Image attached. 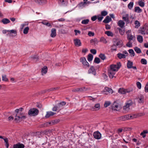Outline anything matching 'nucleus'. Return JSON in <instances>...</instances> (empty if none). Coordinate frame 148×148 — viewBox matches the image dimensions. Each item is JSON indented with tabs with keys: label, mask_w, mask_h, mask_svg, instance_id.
<instances>
[{
	"label": "nucleus",
	"mask_w": 148,
	"mask_h": 148,
	"mask_svg": "<svg viewBox=\"0 0 148 148\" xmlns=\"http://www.w3.org/2000/svg\"><path fill=\"white\" fill-rule=\"evenodd\" d=\"M87 89L85 87L79 88V92H83L87 90Z\"/></svg>",
	"instance_id": "obj_36"
},
{
	"label": "nucleus",
	"mask_w": 148,
	"mask_h": 148,
	"mask_svg": "<svg viewBox=\"0 0 148 148\" xmlns=\"http://www.w3.org/2000/svg\"><path fill=\"white\" fill-rule=\"evenodd\" d=\"M119 119L121 121H125L130 119V115H126L119 117Z\"/></svg>",
	"instance_id": "obj_12"
},
{
	"label": "nucleus",
	"mask_w": 148,
	"mask_h": 148,
	"mask_svg": "<svg viewBox=\"0 0 148 148\" xmlns=\"http://www.w3.org/2000/svg\"><path fill=\"white\" fill-rule=\"evenodd\" d=\"M135 51L138 53H140L141 52V50L138 47H135L134 48Z\"/></svg>",
	"instance_id": "obj_44"
},
{
	"label": "nucleus",
	"mask_w": 148,
	"mask_h": 148,
	"mask_svg": "<svg viewBox=\"0 0 148 148\" xmlns=\"http://www.w3.org/2000/svg\"><path fill=\"white\" fill-rule=\"evenodd\" d=\"M47 67L46 66H45L42 69L41 73H44V74H45L47 73Z\"/></svg>",
	"instance_id": "obj_35"
},
{
	"label": "nucleus",
	"mask_w": 148,
	"mask_h": 148,
	"mask_svg": "<svg viewBox=\"0 0 148 148\" xmlns=\"http://www.w3.org/2000/svg\"><path fill=\"white\" fill-rule=\"evenodd\" d=\"M89 21V20L88 19H85L82 21L81 23L82 24L86 25L88 23Z\"/></svg>",
	"instance_id": "obj_52"
},
{
	"label": "nucleus",
	"mask_w": 148,
	"mask_h": 148,
	"mask_svg": "<svg viewBox=\"0 0 148 148\" xmlns=\"http://www.w3.org/2000/svg\"><path fill=\"white\" fill-rule=\"evenodd\" d=\"M136 85L137 87L139 89H140L141 87V83L139 82H138L136 83Z\"/></svg>",
	"instance_id": "obj_63"
},
{
	"label": "nucleus",
	"mask_w": 148,
	"mask_h": 148,
	"mask_svg": "<svg viewBox=\"0 0 148 148\" xmlns=\"http://www.w3.org/2000/svg\"><path fill=\"white\" fill-rule=\"evenodd\" d=\"M125 24V23L122 20L119 21L118 23V25L121 28H123Z\"/></svg>",
	"instance_id": "obj_25"
},
{
	"label": "nucleus",
	"mask_w": 148,
	"mask_h": 148,
	"mask_svg": "<svg viewBox=\"0 0 148 148\" xmlns=\"http://www.w3.org/2000/svg\"><path fill=\"white\" fill-rule=\"evenodd\" d=\"M141 63L143 64H147V61L145 59H142L140 61Z\"/></svg>",
	"instance_id": "obj_56"
},
{
	"label": "nucleus",
	"mask_w": 148,
	"mask_h": 148,
	"mask_svg": "<svg viewBox=\"0 0 148 148\" xmlns=\"http://www.w3.org/2000/svg\"><path fill=\"white\" fill-rule=\"evenodd\" d=\"M31 58L33 60L36 59V61L38 60L39 59L37 55H34L32 56L31 57Z\"/></svg>",
	"instance_id": "obj_54"
},
{
	"label": "nucleus",
	"mask_w": 148,
	"mask_h": 148,
	"mask_svg": "<svg viewBox=\"0 0 148 148\" xmlns=\"http://www.w3.org/2000/svg\"><path fill=\"white\" fill-rule=\"evenodd\" d=\"M134 24L135 25V27L138 28L140 26V23L137 20L135 21Z\"/></svg>",
	"instance_id": "obj_39"
},
{
	"label": "nucleus",
	"mask_w": 148,
	"mask_h": 148,
	"mask_svg": "<svg viewBox=\"0 0 148 148\" xmlns=\"http://www.w3.org/2000/svg\"><path fill=\"white\" fill-rule=\"evenodd\" d=\"M24 145L22 143H18L13 145V148H24Z\"/></svg>",
	"instance_id": "obj_9"
},
{
	"label": "nucleus",
	"mask_w": 148,
	"mask_h": 148,
	"mask_svg": "<svg viewBox=\"0 0 148 148\" xmlns=\"http://www.w3.org/2000/svg\"><path fill=\"white\" fill-rule=\"evenodd\" d=\"M88 35L90 36H94L95 34L91 31H89L88 33Z\"/></svg>",
	"instance_id": "obj_64"
},
{
	"label": "nucleus",
	"mask_w": 148,
	"mask_h": 148,
	"mask_svg": "<svg viewBox=\"0 0 148 148\" xmlns=\"http://www.w3.org/2000/svg\"><path fill=\"white\" fill-rule=\"evenodd\" d=\"M99 57L102 60H104L106 59V57L104 54L101 53L99 55Z\"/></svg>",
	"instance_id": "obj_51"
},
{
	"label": "nucleus",
	"mask_w": 148,
	"mask_h": 148,
	"mask_svg": "<svg viewBox=\"0 0 148 148\" xmlns=\"http://www.w3.org/2000/svg\"><path fill=\"white\" fill-rule=\"evenodd\" d=\"M88 73H92L94 75H95L96 74L95 70L93 66H91L88 71Z\"/></svg>",
	"instance_id": "obj_10"
},
{
	"label": "nucleus",
	"mask_w": 148,
	"mask_h": 148,
	"mask_svg": "<svg viewBox=\"0 0 148 148\" xmlns=\"http://www.w3.org/2000/svg\"><path fill=\"white\" fill-rule=\"evenodd\" d=\"M94 137L97 139H99L101 137V134L98 131L94 132L93 134Z\"/></svg>",
	"instance_id": "obj_7"
},
{
	"label": "nucleus",
	"mask_w": 148,
	"mask_h": 148,
	"mask_svg": "<svg viewBox=\"0 0 148 148\" xmlns=\"http://www.w3.org/2000/svg\"><path fill=\"white\" fill-rule=\"evenodd\" d=\"M9 33L8 35L10 36H15L17 35V31L16 30H9Z\"/></svg>",
	"instance_id": "obj_6"
},
{
	"label": "nucleus",
	"mask_w": 148,
	"mask_h": 148,
	"mask_svg": "<svg viewBox=\"0 0 148 148\" xmlns=\"http://www.w3.org/2000/svg\"><path fill=\"white\" fill-rule=\"evenodd\" d=\"M133 42L132 41L128 40V42L126 45V46L129 47H132Z\"/></svg>",
	"instance_id": "obj_50"
},
{
	"label": "nucleus",
	"mask_w": 148,
	"mask_h": 148,
	"mask_svg": "<svg viewBox=\"0 0 148 148\" xmlns=\"http://www.w3.org/2000/svg\"><path fill=\"white\" fill-rule=\"evenodd\" d=\"M117 57L119 59L125 58H126V55L124 54H122L119 53L117 54Z\"/></svg>",
	"instance_id": "obj_22"
},
{
	"label": "nucleus",
	"mask_w": 148,
	"mask_h": 148,
	"mask_svg": "<svg viewBox=\"0 0 148 148\" xmlns=\"http://www.w3.org/2000/svg\"><path fill=\"white\" fill-rule=\"evenodd\" d=\"M93 58V55L91 54H89L88 56V60L89 62H90L92 60Z\"/></svg>",
	"instance_id": "obj_42"
},
{
	"label": "nucleus",
	"mask_w": 148,
	"mask_h": 148,
	"mask_svg": "<svg viewBox=\"0 0 148 148\" xmlns=\"http://www.w3.org/2000/svg\"><path fill=\"white\" fill-rule=\"evenodd\" d=\"M128 51L129 53L131 54V56H135V53L132 49H130Z\"/></svg>",
	"instance_id": "obj_57"
},
{
	"label": "nucleus",
	"mask_w": 148,
	"mask_h": 148,
	"mask_svg": "<svg viewBox=\"0 0 148 148\" xmlns=\"http://www.w3.org/2000/svg\"><path fill=\"white\" fill-rule=\"evenodd\" d=\"M100 62V59L99 58L97 57H96L94 60V62L95 63L98 64Z\"/></svg>",
	"instance_id": "obj_58"
},
{
	"label": "nucleus",
	"mask_w": 148,
	"mask_h": 148,
	"mask_svg": "<svg viewBox=\"0 0 148 148\" xmlns=\"http://www.w3.org/2000/svg\"><path fill=\"white\" fill-rule=\"evenodd\" d=\"M35 1L36 3L39 4L45 3L47 2L46 0H35Z\"/></svg>",
	"instance_id": "obj_23"
},
{
	"label": "nucleus",
	"mask_w": 148,
	"mask_h": 148,
	"mask_svg": "<svg viewBox=\"0 0 148 148\" xmlns=\"http://www.w3.org/2000/svg\"><path fill=\"white\" fill-rule=\"evenodd\" d=\"M123 42L121 40H119L117 41L115 45L116 46H118L119 47H121L123 46Z\"/></svg>",
	"instance_id": "obj_34"
},
{
	"label": "nucleus",
	"mask_w": 148,
	"mask_h": 148,
	"mask_svg": "<svg viewBox=\"0 0 148 148\" xmlns=\"http://www.w3.org/2000/svg\"><path fill=\"white\" fill-rule=\"evenodd\" d=\"M90 42L91 43H92L93 44L95 45V44H97L99 41L97 38H95L91 40Z\"/></svg>",
	"instance_id": "obj_24"
},
{
	"label": "nucleus",
	"mask_w": 148,
	"mask_h": 148,
	"mask_svg": "<svg viewBox=\"0 0 148 148\" xmlns=\"http://www.w3.org/2000/svg\"><path fill=\"white\" fill-rule=\"evenodd\" d=\"M110 104V103L109 101H106L104 104V106L106 108L109 106Z\"/></svg>",
	"instance_id": "obj_60"
},
{
	"label": "nucleus",
	"mask_w": 148,
	"mask_h": 148,
	"mask_svg": "<svg viewBox=\"0 0 148 148\" xmlns=\"http://www.w3.org/2000/svg\"><path fill=\"white\" fill-rule=\"evenodd\" d=\"M51 124V122H47L41 125V127H48Z\"/></svg>",
	"instance_id": "obj_31"
},
{
	"label": "nucleus",
	"mask_w": 148,
	"mask_h": 148,
	"mask_svg": "<svg viewBox=\"0 0 148 148\" xmlns=\"http://www.w3.org/2000/svg\"><path fill=\"white\" fill-rule=\"evenodd\" d=\"M130 91L126 90L123 88H120L118 90L119 93L122 94H125L126 92H129Z\"/></svg>",
	"instance_id": "obj_11"
},
{
	"label": "nucleus",
	"mask_w": 148,
	"mask_h": 148,
	"mask_svg": "<svg viewBox=\"0 0 148 148\" xmlns=\"http://www.w3.org/2000/svg\"><path fill=\"white\" fill-rule=\"evenodd\" d=\"M74 44L76 46H79L81 45V42L80 40L77 39H75L74 40Z\"/></svg>",
	"instance_id": "obj_14"
},
{
	"label": "nucleus",
	"mask_w": 148,
	"mask_h": 148,
	"mask_svg": "<svg viewBox=\"0 0 148 148\" xmlns=\"http://www.w3.org/2000/svg\"><path fill=\"white\" fill-rule=\"evenodd\" d=\"M134 5V3L133 2H130L128 5L127 7L129 9L131 10L133 7Z\"/></svg>",
	"instance_id": "obj_47"
},
{
	"label": "nucleus",
	"mask_w": 148,
	"mask_h": 148,
	"mask_svg": "<svg viewBox=\"0 0 148 148\" xmlns=\"http://www.w3.org/2000/svg\"><path fill=\"white\" fill-rule=\"evenodd\" d=\"M111 51H116L117 50L115 44H114L112 45L111 46Z\"/></svg>",
	"instance_id": "obj_41"
},
{
	"label": "nucleus",
	"mask_w": 148,
	"mask_h": 148,
	"mask_svg": "<svg viewBox=\"0 0 148 148\" xmlns=\"http://www.w3.org/2000/svg\"><path fill=\"white\" fill-rule=\"evenodd\" d=\"M100 41L105 44H106L107 42L106 39L103 37H102L101 38Z\"/></svg>",
	"instance_id": "obj_46"
},
{
	"label": "nucleus",
	"mask_w": 148,
	"mask_h": 148,
	"mask_svg": "<svg viewBox=\"0 0 148 148\" xmlns=\"http://www.w3.org/2000/svg\"><path fill=\"white\" fill-rule=\"evenodd\" d=\"M137 99H138V101L139 103H143L144 101V97L143 96L140 95L138 97Z\"/></svg>",
	"instance_id": "obj_18"
},
{
	"label": "nucleus",
	"mask_w": 148,
	"mask_h": 148,
	"mask_svg": "<svg viewBox=\"0 0 148 148\" xmlns=\"http://www.w3.org/2000/svg\"><path fill=\"white\" fill-rule=\"evenodd\" d=\"M112 20L111 17H110L109 16H107L105 19L103 21V22L105 23H107L110 22Z\"/></svg>",
	"instance_id": "obj_21"
},
{
	"label": "nucleus",
	"mask_w": 148,
	"mask_h": 148,
	"mask_svg": "<svg viewBox=\"0 0 148 148\" xmlns=\"http://www.w3.org/2000/svg\"><path fill=\"white\" fill-rule=\"evenodd\" d=\"M123 19L126 22L127 24L129 23V15L128 14H125L122 17Z\"/></svg>",
	"instance_id": "obj_15"
},
{
	"label": "nucleus",
	"mask_w": 148,
	"mask_h": 148,
	"mask_svg": "<svg viewBox=\"0 0 148 148\" xmlns=\"http://www.w3.org/2000/svg\"><path fill=\"white\" fill-rule=\"evenodd\" d=\"M26 117L24 115L23 113H20L19 114H16L14 120L17 123L21 122L23 119H25Z\"/></svg>",
	"instance_id": "obj_1"
},
{
	"label": "nucleus",
	"mask_w": 148,
	"mask_h": 148,
	"mask_svg": "<svg viewBox=\"0 0 148 148\" xmlns=\"http://www.w3.org/2000/svg\"><path fill=\"white\" fill-rule=\"evenodd\" d=\"M120 34L122 35H123L124 34L125 31L123 29H122L120 28H118Z\"/></svg>",
	"instance_id": "obj_48"
},
{
	"label": "nucleus",
	"mask_w": 148,
	"mask_h": 148,
	"mask_svg": "<svg viewBox=\"0 0 148 148\" xmlns=\"http://www.w3.org/2000/svg\"><path fill=\"white\" fill-rule=\"evenodd\" d=\"M121 66V64L120 62L117 63V64H112L110 65V69L108 70L112 71L113 72L116 71H118Z\"/></svg>",
	"instance_id": "obj_2"
},
{
	"label": "nucleus",
	"mask_w": 148,
	"mask_h": 148,
	"mask_svg": "<svg viewBox=\"0 0 148 148\" xmlns=\"http://www.w3.org/2000/svg\"><path fill=\"white\" fill-rule=\"evenodd\" d=\"M108 73L109 74V77L110 78H112L115 74L114 72L112 71H110L108 70Z\"/></svg>",
	"instance_id": "obj_27"
},
{
	"label": "nucleus",
	"mask_w": 148,
	"mask_h": 148,
	"mask_svg": "<svg viewBox=\"0 0 148 148\" xmlns=\"http://www.w3.org/2000/svg\"><path fill=\"white\" fill-rule=\"evenodd\" d=\"M2 80L5 81H7L8 80V79L7 78L6 75H3L2 76Z\"/></svg>",
	"instance_id": "obj_61"
},
{
	"label": "nucleus",
	"mask_w": 148,
	"mask_h": 148,
	"mask_svg": "<svg viewBox=\"0 0 148 148\" xmlns=\"http://www.w3.org/2000/svg\"><path fill=\"white\" fill-rule=\"evenodd\" d=\"M127 38L128 40L134 42L136 40L135 36L132 35L131 34H128L127 35Z\"/></svg>",
	"instance_id": "obj_8"
},
{
	"label": "nucleus",
	"mask_w": 148,
	"mask_h": 148,
	"mask_svg": "<svg viewBox=\"0 0 148 148\" xmlns=\"http://www.w3.org/2000/svg\"><path fill=\"white\" fill-rule=\"evenodd\" d=\"M41 23L43 24L46 25V26L51 27L52 26L50 23H49L47 21H43L41 22Z\"/></svg>",
	"instance_id": "obj_28"
},
{
	"label": "nucleus",
	"mask_w": 148,
	"mask_h": 148,
	"mask_svg": "<svg viewBox=\"0 0 148 148\" xmlns=\"http://www.w3.org/2000/svg\"><path fill=\"white\" fill-rule=\"evenodd\" d=\"M108 14V12L105 10L102 11L101 12V15L103 17L105 16Z\"/></svg>",
	"instance_id": "obj_55"
},
{
	"label": "nucleus",
	"mask_w": 148,
	"mask_h": 148,
	"mask_svg": "<svg viewBox=\"0 0 148 148\" xmlns=\"http://www.w3.org/2000/svg\"><path fill=\"white\" fill-rule=\"evenodd\" d=\"M56 36V30L55 28H52L51 30V37L54 38Z\"/></svg>",
	"instance_id": "obj_19"
},
{
	"label": "nucleus",
	"mask_w": 148,
	"mask_h": 148,
	"mask_svg": "<svg viewBox=\"0 0 148 148\" xmlns=\"http://www.w3.org/2000/svg\"><path fill=\"white\" fill-rule=\"evenodd\" d=\"M58 89V87L52 88H51L49 89H47V91H48V92H49L50 91H53V90H57Z\"/></svg>",
	"instance_id": "obj_62"
},
{
	"label": "nucleus",
	"mask_w": 148,
	"mask_h": 148,
	"mask_svg": "<svg viewBox=\"0 0 148 148\" xmlns=\"http://www.w3.org/2000/svg\"><path fill=\"white\" fill-rule=\"evenodd\" d=\"M119 107L118 104L116 103H114L112 106V109L114 110L118 111L119 110Z\"/></svg>",
	"instance_id": "obj_16"
},
{
	"label": "nucleus",
	"mask_w": 148,
	"mask_h": 148,
	"mask_svg": "<svg viewBox=\"0 0 148 148\" xmlns=\"http://www.w3.org/2000/svg\"><path fill=\"white\" fill-rule=\"evenodd\" d=\"M138 41L140 43H141L143 41V38L142 36H138L137 37Z\"/></svg>",
	"instance_id": "obj_45"
},
{
	"label": "nucleus",
	"mask_w": 148,
	"mask_h": 148,
	"mask_svg": "<svg viewBox=\"0 0 148 148\" xmlns=\"http://www.w3.org/2000/svg\"><path fill=\"white\" fill-rule=\"evenodd\" d=\"M87 4V2L84 1V2H81L78 5L80 7H84L86 4Z\"/></svg>",
	"instance_id": "obj_49"
},
{
	"label": "nucleus",
	"mask_w": 148,
	"mask_h": 148,
	"mask_svg": "<svg viewBox=\"0 0 148 148\" xmlns=\"http://www.w3.org/2000/svg\"><path fill=\"white\" fill-rule=\"evenodd\" d=\"M80 62L82 63L83 65L86 67H88L89 66V64L86 61L85 58L83 57L80 58Z\"/></svg>",
	"instance_id": "obj_4"
},
{
	"label": "nucleus",
	"mask_w": 148,
	"mask_h": 148,
	"mask_svg": "<svg viewBox=\"0 0 148 148\" xmlns=\"http://www.w3.org/2000/svg\"><path fill=\"white\" fill-rule=\"evenodd\" d=\"M142 10L138 6H136L134 8V12H137L138 13H140L142 12Z\"/></svg>",
	"instance_id": "obj_33"
},
{
	"label": "nucleus",
	"mask_w": 148,
	"mask_h": 148,
	"mask_svg": "<svg viewBox=\"0 0 148 148\" xmlns=\"http://www.w3.org/2000/svg\"><path fill=\"white\" fill-rule=\"evenodd\" d=\"M66 104V102L65 101H62L58 103L57 106L60 110L62 108V106Z\"/></svg>",
	"instance_id": "obj_17"
},
{
	"label": "nucleus",
	"mask_w": 148,
	"mask_h": 148,
	"mask_svg": "<svg viewBox=\"0 0 148 148\" xmlns=\"http://www.w3.org/2000/svg\"><path fill=\"white\" fill-rule=\"evenodd\" d=\"M100 108V105L99 103H97L95 105L94 107H93V109L95 110H98Z\"/></svg>",
	"instance_id": "obj_30"
},
{
	"label": "nucleus",
	"mask_w": 148,
	"mask_h": 148,
	"mask_svg": "<svg viewBox=\"0 0 148 148\" xmlns=\"http://www.w3.org/2000/svg\"><path fill=\"white\" fill-rule=\"evenodd\" d=\"M105 34H107L108 36L112 37L113 36V34L111 31H107L105 32Z\"/></svg>",
	"instance_id": "obj_40"
},
{
	"label": "nucleus",
	"mask_w": 148,
	"mask_h": 148,
	"mask_svg": "<svg viewBox=\"0 0 148 148\" xmlns=\"http://www.w3.org/2000/svg\"><path fill=\"white\" fill-rule=\"evenodd\" d=\"M2 22L4 24H6L10 22V21L7 18H3L2 20Z\"/></svg>",
	"instance_id": "obj_37"
},
{
	"label": "nucleus",
	"mask_w": 148,
	"mask_h": 148,
	"mask_svg": "<svg viewBox=\"0 0 148 148\" xmlns=\"http://www.w3.org/2000/svg\"><path fill=\"white\" fill-rule=\"evenodd\" d=\"M144 0H139L138 2V5L141 7H143L145 5Z\"/></svg>",
	"instance_id": "obj_32"
},
{
	"label": "nucleus",
	"mask_w": 148,
	"mask_h": 148,
	"mask_svg": "<svg viewBox=\"0 0 148 148\" xmlns=\"http://www.w3.org/2000/svg\"><path fill=\"white\" fill-rule=\"evenodd\" d=\"M133 102L131 100H129L126 103V105L124 106L123 107V109L125 110L129 109V107L132 106L133 104Z\"/></svg>",
	"instance_id": "obj_5"
},
{
	"label": "nucleus",
	"mask_w": 148,
	"mask_h": 148,
	"mask_svg": "<svg viewBox=\"0 0 148 148\" xmlns=\"http://www.w3.org/2000/svg\"><path fill=\"white\" fill-rule=\"evenodd\" d=\"M29 27H25L24 30H23V33L24 34H27L28 32V31L29 30Z\"/></svg>",
	"instance_id": "obj_53"
},
{
	"label": "nucleus",
	"mask_w": 148,
	"mask_h": 148,
	"mask_svg": "<svg viewBox=\"0 0 148 148\" xmlns=\"http://www.w3.org/2000/svg\"><path fill=\"white\" fill-rule=\"evenodd\" d=\"M140 33L142 34H145V33H148L146 32H145V27H143L142 28H140Z\"/></svg>",
	"instance_id": "obj_38"
},
{
	"label": "nucleus",
	"mask_w": 148,
	"mask_h": 148,
	"mask_svg": "<svg viewBox=\"0 0 148 148\" xmlns=\"http://www.w3.org/2000/svg\"><path fill=\"white\" fill-rule=\"evenodd\" d=\"M148 133V131L147 130H145L141 133L140 135L142 136L143 138H145L146 136V134H147Z\"/></svg>",
	"instance_id": "obj_43"
},
{
	"label": "nucleus",
	"mask_w": 148,
	"mask_h": 148,
	"mask_svg": "<svg viewBox=\"0 0 148 148\" xmlns=\"http://www.w3.org/2000/svg\"><path fill=\"white\" fill-rule=\"evenodd\" d=\"M97 17L98 20L99 22L101 21L103 18V17L101 15H98Z\"/></svg>",
	"instance_id": "obj_59"
},
{
	"label": "nucleus",
	"mask_w": 148,
	"mask_h": 148,
	"mask_svg": "<svg viewBox=\"0 0 148 148\" xmlns=\"http://www.w3.org/2000/svg\"><path fill=\"white\" fill-rule=\"evenodd\" d=\"M68 0H59V3L64 6H67L68 3Z\"/></svg>",
	"instance_id": "obj_13"
},
{
	"label": "nucleus",
	"mask_w": 148,
	"mask_h": 148,
	"mask_svg": "<svg viewBox=\"0 0 148 148\" xmlns=\"http://www.w3.org/2000/svg\"><path fill=\"white\" fill-rule=\"evenodd\" d=\"M4 140L5 143V145L7 148H8L9 146L8 139L7 138L5 137L4 138Z\"/></svg>",
	"instance_id": "obj_29"
},
{
	"label": "nucleus",
	"mask_w": 148,
	"mask_h": 148,
	"mask_svg": "<svg viewBox=\"0 0 148 148\" xmlns=\"http://www.w3.org/2000/svg\"><path fill=\"white\" fill-rule=\"evenodd\" d=\"M56 114V113L53 112H47V114L45 115V117L46 118H48L50 116H52Z\"/></svg>",
	"instance_id": "obj_20"
},
{
	"label": "nucleus",
	"mask_w": 148,
	"mask_h": 148,
	"mask_svg": "<svg viewBox=\"0 0 148 148\" xmlns=\"http://www.w3.org/2000/svg\"><path fill=\"white\" fill-rule=\"evenodd\" d=\"M133 65V63L132 62L129 60L127 61V67L128 69L132 68Z\"/></svg>",
	"instance_id": "obj_26"
},
{
	"label": "nucleus",
	"mask_w": 148,
	"mask_h": 148,
	"mask_svg": "<svg viewBox=\"0 0 148 148\" xmlns=\"http://www.w3.org/2000/svg\"><path fill=\"white\" fill-rule=\"evenodd\" d=\"M39 112V110L37 109L33 108L29 110L28 114L30 116H35L38 114Z\"/></svg>",
	"instance_id": "obj_3"
}]
</instances>
